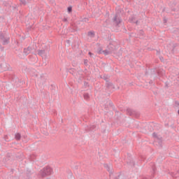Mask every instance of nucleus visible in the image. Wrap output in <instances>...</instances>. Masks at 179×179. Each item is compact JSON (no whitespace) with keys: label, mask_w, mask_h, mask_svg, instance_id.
I'll use <instances>...</instances> for the list:
<instances>
[{"label":"nucleus","mask_w":179,"mask_h":179,"mask_svg":"<svg viewBox=\"0 0 179 179\" xmlns=\"http://www.w3.org/2000/svg\"><path fill=\"white\" fill-rule=\"evenodd\" d=\"M127 164L130 166H135V162H134L132 160L130 162H127Z\"/></svg>","instance_id":"obj_19"},{"label":"nucleus","mask_w":179,"mask_h":179,"mask_svg":"<svg viewBox=\"0 0 179 179\" xmlns=\"http://www.w3.org/2000/svg\"><path fill=\"white\" fill-rule=\"evenodd\" d=\"M89 20L87 18H84V22H87Z\"/></svg>","instance_id":"obj_26"},{"label":"nucleus","mask_w":179,"mask_h":179,"mask_svg":"<svg viewBox=\"0 0 179 179\" xmlns=\"http://www.w3.org/2000/svg\"><path fill=\"white\" fill-rule=\"evenodd\" d=\"M63 22H68V19L67 18H64Z\"/></svg>","instance_id":"obj_24"},{"label":"nucleus","mask_w":179,"mask_h":179,"mask_svg":"<svg viewBox=\"0 0 179 179\" xmlns=\"http://www.w3.org/2000/svg\"><path fill=\"white\" fill-rule=\"evenodd\" d=\"M152 136L153 138H155V142H157L158 144L162 146V138H159V136H157V134L156 133H153L152 134Z\"/></svg>","instance_id":"obj_5"},{"label":"nucleus","mask_w":179,"mask_h":179,"mask_svg":"<svg viewBox=\"0 0 179 179\" xmlns=\"http://www.w3.org/2000/svg\"><path fill=\"white\" fill-rule=\"evenodd\" d=\"M87 62H89L87 59H84V65H85V66H87Z\"/></svg>","instance_id":"obj_21"},{"label":"nucleus","mask_w":179,"mask_h":179,"mask_svg":"<svg viewBox=\"0 0 179 179\" xmlns=\"http://www.w3.org/2000/svg\"><path fill=\"white\" fill-rule=\"evenodd\" d=\"M127 113L129 115H134V114H135V111H134L131 108H127Z\"/></svg>","instance_id":"obj_10"},{"label":"nucleus","mask_w":179,"mask_h":179,"mask_svg":"<svg viewBox=\"0 0 179 179\" xmlns=\"http://www.w3.org/2000/svg\"><path fill=\"white\" fill-rule=\"evenodd\" d=\"M9 39H10L9 35H7L6 36V38L3 39V41H3V45H6V44H8Z\"/></svg>","instance_id":"obj_7"},{"label":"nucleus","mask_w":179,"mask_h":179,"mask_svg":"<svg viewBox=\"0 0 179 179\" xmlns=\"http://www.w3.org/2000/svg\"><path fill=\"white\" fill-rule=\"evenodd\" d=\"M54 173L52 169L50 166H46L40 171L41 177H45L46 176H51Z\"/></svg>","instance_id":"obj_1"},{"label":"nucleus","mask_w":179,"mask_h":179,"mask_svg":"<svg viewBox=\"0 0 179 179\" xmlns=\"http://www.w3.org/2000/svg\"><path fill=\"white\" fill-rule=\"evenodd\" d=\"M104 167H105V169H106V170H107V171H108V173H111V169H113L111 165H108L107 164H105Z\"/></svg>","instance_id":"obj_9"},{"label":"nucleus","mask_w":179,"mask_h":179,"mask_svg":"<svg viewBox=\"0 0 179 179\" xmlns=\"http://www.w3.org/2000/svg\"><path fill=\"white\" fill-rule=\"evenodd\" d=\"M67 10L69 13H71V12H72V7L71 6L68 7Z\"/></svg>","instance_id":"obj_20"},{"label":"nucleus","mask_w":179,"mask_h":179,"mask_svg":"<svg viewBox=\"0 0 179 179\" xmlns=\"http://www.w3.org/2000/svg\"><path fill=\"white\" fill-rule=\"evenodd\" d=\"M150 84H153V80H150Z\"/></svg>","instance_id":"obj_27"},{"label":"nucleus","mask_w":179,"mask_h":179,"mask_svg":"<svg viewBox=\"0 0 179 179\" xmlns=\"http://www.w3.org/2000/svg\"><path fill=\"white\" fill-rule=\"evenodd\" d=\"M90 97V95L88 93L84 94V99H85V100H89Z\"/></svg>","instance_id":"obj_16"},{"label":"nucleus","mask_w":179,"mask_h":179,"mask_svg":"<svg viewBox=\"0 0 179 179\" xmlns=\"http://www.w3.org/2000/svg\"><path fill=\"white\" fill-rule=\"evenodd\" d=\"M22 3H23L24 5H26V1L25 0H20Z\"/></svg>","instance_id":"obj_22"},{"label":"nucleus","mask_w":179,"mask_h":179,"mask_svg":"<svg viewBox=\"0 0 179 179\" xmlns=\"http://www.w3.org/2000/svg\"><path fill=\"white\" fill-rule=\"evenodd\" d=\"M89 55H90V57H93L94 55H93V53H92L91 52H89Z\"/></svg>","instance_id":"obj_23"},{"label":"nucleus","mask_w":179,"mask_h":179,"mask_svg":"<svg viewBox=\"0 0 179 179\" xmlns=\"http://www.w3.org/2000/svg\"><path fill=\"white\" fill-rule=\"evenodd\" d=\"M136 24H138V21L136 22Z\"/></svg>","instance_id":"obj_28"},{"label":"nucleus","mask_w":179,"mask_h":179,"mask_svg":"<svg viewBox=\"0 0 179 179\" xmlns=\"http://www.w3.org/2000/svg\"><path fill=\"white\" fill-rule=\"evenodd\" d=\"M122 22V19L118 14H115L113 18V22L115 23L116 26H119V24Z\"/></svg>","instance_id":"obj_3"},{"label":"nucleus","mask_w":179,"mask_h":179,"mask_svg":"<svg viewBox=\"0 0 179 179\" xmlns=\"http://www.w3.org/2000/svg\"><path fill=\"white\" fill-rule=\"evenodd\" d=\"M141 31V33H143V31Z\"/></svg>","instance_id":"obj_29"},{"label":"nucleus","mask_w":179,"mask_h":179,"mask_svg":"<svg viewBox=\"0 0 179 179\" xmlns=\"http://www.w3.org/2000/svg\"><path fill=\"white\" fill-rule=\"evenodd\" d=\"M8 36L6 34H0V40L1 41H3V39Z\"/></svg>","instance_id":"obj_11"},{"label":"nucleus","mask_w":179,"mask_h":179,"mask_svg":"<svg viewBox=\"0 0 179 179\" xmlns=\"http://www.w3.org/2000/svg\"><path fill=\"white\" fill-rule=\"evenodd\" d=\"M110 177H111V174H110Z\"/></svg>","instance_id":"obj_31"},{"label":"nucleus","mask_w":179,"mask_h":179,"mask_svg":"<svg viewBox=\"0 0 179 179\" xmlns=\"http://www.w3.org/2000/svg\"><path fill=\"white\" fill-rule=\"evenodd\" d=\"M34 71H36V70L34 69L33 71L34 72Z\"/></svg>","instance_id":"obj_30"},{"label":"nucleus","mask_w":179,"mask_h":179,"mask_svg":"<svg viewBox=\"0 0 179 179\" xmlns=\"http://www.w3.org/2000/svg\"><path fill=\"white\" fill-rule=\"evenodd\" d=\"M75 1H76V0H73V1L71 0L70 2H71V3H75Z\"/></svg>","instance_id":"obj_25"},{"label":"nucleus","mask_w":179,"mask_h":179,"mask_svg":"<svg viewBox=\"0 0 179 179\" xmlns=\"http://www.w3.org/2000/svg\"><path fill=\"white\" fill-rule=\"evenodd\" d=\"M31 47L29 46L27 48H24V55L27 56L29 55V54H30V52H31Z\"/></svg>","instance_id":"obj_6"},{"label":"nucleus","mask_w":179,"mask_h":179,"mask_svg":"<svg viewBox=\"0 0 179 179\" xmlns=\"http://www.w3.org/2000/svg\"><path fill=\"white\" fill-rule=\"evenodd\" d=\"M9 69V64L6 63H3L0 64V72H3Z\"/></svg>","instance_id":"obj_4"},{"label":"nucleus","mask_w":179,"mask_h":179,"mask_svg":"<svg viewBox=\"0 0 179 179\" xmlns=\"http://www.w3.org/2000/svg\"><path fill=\"white\" fill-rule=\"evenodd\" d=\"M106 86L107 89H114V85L112 84V83H110L109 81H107L106 83Z\"/></svg>","instance_id":"obj_8"},{"label":"nucleus","mask_w":179,"mask_h":179,"mask_svg":"<svg viewBox=\"0 0 179 179\" xmlns=\"http://www.w3.org/2000/svg\"><path fill=\"white\" fill-rule=\"evenodd\" d=\"M88 36H91V37H94V32L93 31H89L88 32Z\"/></svg>","instance_id":"obj_18"},{"label":"nucleus","mask_w":179,"mask_h":179,"mask_svg":"<svg viewBox=\"0 0 179 179\" xmlns=\"http://www.w3.org/2000/svg\"><path fill=\"white\" fill-rule=\"evenodd\" d=\"M103 54H104V55H110L111 52L108 50H103Z\"/></svg>","instance_id":"obj_14"},{"label":"nucleus","mask_w":179,"mask_h":179,"mask_svg":"<svg viewBox=\"0 0 179 179\" xmlns=\"http://www.w3.org/2000/svg\"><path fill=\"white\" fill-rule=\"evenodd\" d=\"M38 55L42 58L47 59L48 58V55H50V52L46 50H38Z\"/></svg>","instance_id":"obj_2"},{"label":"nucleus","mask_w":179,"mask_h":179,"mask_svg":"<svg viewBox=\"0 0 179 179\" xmlns=\"http://www.w3.org/2000/svg\"><path fill=\"white\" fill-rule=\"evenodd\" d=\"M115 179H124V175L120 174L117 177H115Z\"/></svg>","instance_id":"obj_17"},{"label":"nucleus","mask_w":179,"mask_h":179,"mask_svg":"<svg viewBox=\"0 0 179 179\" xmlns=\"http://www.w3.org/2000/svg\"><path fill=\"white\" fill-rule=\"evenodd\" d=\"M20 138H22V136L20 135V134L19 133L15 134V139L17 141H20Z\"/></svg>","instance_id":"obj_13"},{"label":"nucleus","mask_w":179,"mask_h":179,"mask_svg":"<svg viewBox=\"0 0 179 179\" xmlns=\"http://www.w3.org/2000/svg\"><path fill=\"white\" fill-rule=\"evenodd\" d=\"M102 79H103V80H106V82H108V79H110V77L108 75L104 74L102 76Z\"/></svg>","instance_id":"obj_12"},{"label":"nucleus","mask_w":179,"mask_h":179,"mask_svg":"<svg viewBox=\"0 0 179 179\" xmlns=\"http://www.w3.org/2000/svg\"><path fill=\"white\" fill-rule=\"evenodd\" d=\"M151 166H152V174H155V173H156V166H155V164H151Z\"/></svg>","instance_id":"obj_15"}]
</instances>
